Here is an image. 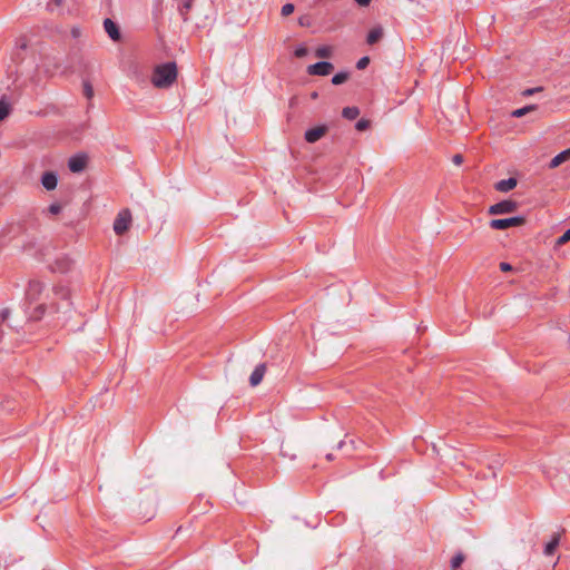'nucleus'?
<instances>
[{"instance_id":"35","label":"nucleus","mask_w":570,"mask_h":570,"mask_svg":"<svg viewBox=\"0 0 570 570\" xmlns=\"http://www.w3.org/2000/svg\"><path fill=\"white\" fill-rule=\"evenodd\" d=\"M71 35L73 38H78L80 35H81V31L79 28H72L71 29Z\"/></svg>"},{"instance_id":"8","label":"nucleus","mask_w":570,"mask_h":570,"mask_svg":"<svg viewBox=\"0 0 570 570\" xmlns=\"http://www.w3.org/2000/svg\"><path fill=\"white\" fill-rule=\"evenodd\" d=\"M68 166L72 173H80L87 166V157L85 155L73 156L69 159Z\"/></svg>"},{"instance_id":"12","label":"nucleus","mask_w":570,"mask_h":570,"mask_svg":"<svg viewBox=\"0 0 570 570\" xmlns=\"http://www.w3.org/2000/svg\"><path fill=\"white\" fill-rule=\"evenodd\" d=\"M568 160H570V148L554 156L549 163V168L554 169Z\"/></svg>"},{"instance_id":"3","label":"nucleus","mask_w":570,"mask_h":570,"mask_svg":"<svg viewBox=\"0 0 570 570\" xmlns=\"http://www.w3.org/2000/svg\"><path fill=\"white\" fill-rule=\"evenodd\" d=\"M131 224V214L129 209H122L118 213L115 222H114V230L117 235L125 234Z\"/></svg>"},{"instance_id":"23","label":"nucleus","mask_w":570,"mask_h":570,"mask_svg":"<svg viewBox=\"0 0 570 570\" xmlns=\"http://www.w3.org/2000/svg\"><path fill=\"white\" fill-rule=\"evenodd\" d=\"M570 242V228L556 240V246L560 247Z\"/></svg>"},{"instance_id":"30","label":"nucleus","mask_w":570,"mask_h":570,"mask_svg":"<svg viewBox=\"0 0 570 570\" xmlns=\"http://www.w3.org/2000/svg\"><path fill=\"white\" fill-rule=\"evenodd\" d=\"M294 53L297 58H303L308 53V50L306 47L302 46V47L296 48Z\"/></svg>"},{"instance_id":"21","label":"nucleus","mask_w":570,"mask_h":570,"mask_svg":"<svg viewBox=\"0 0 570 570\" xmlns=\"http://www.w3.org/2000/svg\"><path fill=\"white\" fill-rule=\"evenodd\" d=\"M535 108L537 107L534 105L525 106L523 108H519V109H515L514 111H512V116L520 118V117L527 115L528 112L534 110Z\"/></svg>"},{"instance_id":"9","label":"nucleus","mask_w":570,"mask_h":570,"mask_svg":"<svg viewBox=\"0 0 570 570\" xmlns=\"http://www.w3.org/2000/svg\"><path fill=\"white\" fill-rule=\"evenodd\" d=\"M105 31L108 33L110 39L118 41L120 39V32L118 26L109 18L104 21Z\"/></svg>"},{"instance_id":"37","label":"nucleus","mask_w":570,"mask_h":570,"mask_svg":"<svg viewBox=\"0 0 570 570\" xmlns=\"http://www.w3.org/2000/svg\"><path fill=\"white\" fill-rule=\"evenodd\" d=\"M311 97H312L313 99H316V98L318 97V95H317V92L315 91V92H313V94L311 95Z\"/></svg>"},{"instance_id":"16","label":"nucleus","mask_w":570,"mask_h":570,"mask_svg":"<svg viewBox=\"0 0 570 570\" xmlns=\"http://www.w3.org/2000/svg\"><path fill=\"white\" fill-rule=\"evenodd\" d=\"M193 7V0H183L181 6L179 7V13L184 22L189 20L188 12Z\"/></svg>"},{"instance_id":"18","label":"nucleus","mask_w":570,"mask_h":570,"mask_svg":"<svg viewBox=\"0 0 570 570\" xmlns=\"http://www.w3.org/2000/svg\"><path fill=\"white\" fill-rule=\"evenodd\" d=\"M360 115V110L357 107H345L342 110V116L346 119L353 120Z\"/></svg>"},{"instance_id":"4","label":"nucleus","mask_w":570,"mask_h":570,"mask_svg":"<svg viewBox=\"0 0 570 570\" xmlns=\"http://www.w3.org/2000/svg\"><path fill=\"white\" fill-rule=\"evenodd\" d=\"M518 209V204L514 200H502L489 207L490 215H504L514 213Z\"/></svg>"},{"instance_id":"33","label":"nucleus","mask_w":570,"mask_h":570,"mask_svg":"<svg viewBox=\"0 0 570 570\" xmlns=\"http://www.w3.org/2000/svg\"><path fill=\"white\" fill-rule=\"evenodd\" d=\"M541 90H542L541 87H537V88H532V89H527V90L523 91V95L524 96H530V95H532V94H534L537 91H541Z\"/></svg>"},{"instance_id":"24","label":"nucleus","mask_w":570,"mask_h":570,"mask_svg":"<svg viewBox=\"0 0 570 570\" xmlns=\"http://www.w3.org/2000/svg\"><path fill=\"white\" fill-rule=\"evenodd\" d=\"M295 10V7L293 3H286L282 7V10H281V14L283 17H288L289 14H292Z\"/></svg>"},{"instance_id":"31","label":"nucleus","mask_w":570,"mask_h":570,"mask_svg":"<svg viewBox=\"0 0 570 570\" xmlns=\"http://www.w3.org/2000/svg\"><path fill=\"white\" fill-rule=\"evenodd\" d=\"M452 161L454 165L460 166L463 163V156L460 154H456L453 156Z\"/></svg>"},{"instance_id":"15","label":"nucleus","mask_w":570,"mask_h":570,"mask_svg":"<svg viewBox=\"0 0 570 570\" xmlns=\"http://www.w3.org/2000/svg\"><path fill=\"white\" fill-rule=\"evenodd\" d=\"M382 37H383V28L375 27L368 32L366 41L368 45H374V43L379 42L382 39Z\"/></svg>"},{"instance_id":"34","label":"nucleus","mask_w":570,"mask_h":570,"mask_svg":"<svg viewBox=\"0 0 570 570\" xmlns=\"http://www.w3.org/2000/svg\"><path fill=\"white\" fill-rule=\"evenodd\" d=\"M355 2L361 7H367L371 0H355Z\"/></svg>"},{"instance_id":"38","label":"nucleus","mask_w":570,"mask_h":570,"mask_svg":"<svg viewBox=\"0 0 570 570\" xmlns=\"http://www.w3.org/2000/svg\"><path fill=\"white\" fill-rule=\"evenodd\" d=\"M53 2L57 7L60 6V0H53Z\"/></svg>"},{"instance_id":"7","label":"nucleus","mask_w":570,"mask_h":570,"mask_svg":"<svg viewBox=\"0 0 570 570\" xmlns=\"http://www.w3.org/2000/svg\"><path fill=\"white\" fill-rule=\"evenodd\" d=\"M328 131V127L326 125H320L314 128L306 130L305 140L309 144H314L323 138Z\"/></svg>"},{"instance_id":"26","label":"nucleus","mask_w":570,"mask_h":570,"mask_svg":"<svg viewBox=\"0 0 570 570\" xmlns=\"http://www.w3.org/2000/svg\"><path fill=\"white\" fill-rule=\"evenodd\" d=\"M370 127V120L367 119H360L356 125H355V128L356 130L358 131H364L366 130L367 128Z\"/></svg>"},{"instance_id":"11","label":"nucleus","mask_w":570,"mask_h":570,"mask_svg":"<svg viewBox=\"0 0 570 570\" xmlns=\"http://www.w3.org/2000/svg\"><path fill=\"white\" fill-rule=\"evenodd\" d=\"M41 184L47 190H53L57 187L58 178L52 171H47L41 178Z\"/></svg>"},{"instance_id":"20","label":"nucleus","mask_w":570,"mask_h":570,"mask_svg":"<svg viewBox=\"0 0 570 570\" xmlns=\"http://www.w3.org/2000/svg\"><path fill=\"white\" fill-rule=\"evenodd\" d=\"M464 559L465 557L463 553L459 552L458 554H455L451 560V570H456L458 568H460Z\"/></svg>"},{"instance_id":"39","label":"nucleus","mask_w":570,"mask_h":570,"mask_svg":"<svg viewBox=\"0 0 570 570\" xmlns=\"http://www.w3.org/2000/svg\"><path fill=\"white\" fill-rule=\"evenodd\" d=\"M51 308H53L56 312H59V308L55 307L53 305H51Z\"/></svg>"},{"instance_id":"29","label":"nucleus","mask_w":570,"mask_h":570,"mask_svg":"<svg viewBox=\"0 0 570 570\" xmlns=\"http://www.w3.org/2000/svg\"><path fill=\"white\" fill-rule=\"evenodd\" d=\"M49 213L52 215H57L61 212V205L58 203L51 204L48 208Z\"/></svg>"},{"instance_id":"19","label":"nucleus","mask_w":570,"mask_h":570,"mask_svg":"<svg viewBox=\"0 0 570 570\" xmlns=\"http://www.w3.org/2000/svg\"><path fill=\"white\" fill-rule=\"evenodd\" d=\"M315 55L318 58H330L333 55V48L330 46H322L315 50Z\"/></svg>"},{"instance_id":"40","label":"nucleus","mask_w":570,"mask_h":570,"mask_svg":"<svg viewBox=\"0 0 570 570\" xmlns=\"http://www.w3.org/2000/svg\"><path fill=\"white\" fill-rule=\"evenodd\" d=\"M326 459H327V460H332V454H327V455H326Z\"/></svg>"},{"instance_id":"2","label":"nucleus","mask_w":570,"mask_h":570,"mask_svg":"<svg viewBox=\"0 0 570 570\" xmlns=\"http://www.w3.org/2000/svg\"><path fill=\"white\" fill-rule=\"evenodd\" d=\"M525 224V218L522 216L510 217V218H498L492 219L489 225L492 229H508L511 227H519Z\"/></svg>"},{"instance_id":"25","label":"nucleus","mask_w":570,"mask_h":570,"mask_svg":"<svg viewBox=\"0 0 570 570\" xmlns=\"http://www.w3.org/2000/svg\"><path fill=\"white\" fill-rule=\"evenodd\" d=\"M83 95L88 99H91L94 97V88H92V86L88 81L83 82Z\"/></svg>"},{"instance_id":"32","label":"nucleus","mask_w":570,"mask_h":570,"mask_svg":"<svg viewBox=\"0 0 570 570\" xmlns=\"http://www.w3.org/2000/svg\"><path fill=\"white\" fill-rule=\"evenodd\" d=\"M500 269L502 272H511L512 266L509 263L502 262V263H500Z\"/></svg>"},{"instance_id":"36","label":"nucleus","mask_w":570,"mask_h":570,"mask_svg":"<svg viewBox=\"0 0 570 570\" xmlns=\"http://www.w3.org/2000/svg\"><path fill=\"white\" fill-rule=\"evenodd\" d=\"M298 23L301 26H307L308 24L307 18L306 17H301L299 20H298Z\"/></svg>"},{"instance_id":"5","label":"nucleus","mask_w":570,"mask_h":570,"mask_svg":"<svg viewBox=\"0 0 570 570\" xmlns=\"http://www.w3.org/2000/svg\"><path fill=\"white\" fill-rule=\"evenodd\" d=\"M45 291V285L40 281H30L27 292H26V298L30 303L37 302L42 292Z\"/></svg>"},{"instance_id":"6","label":"nucleus","mask_w":570,"mask_h":570,"mask_svg":"<svg viewBox=\"0 0 570 570\" xmlns=\"http://www.w3.org/2000/svg\"><path fill=\"white\" fill-rule=\"evenodd\" d=\"M334 66L331 62L322 61L307 67V72L313 76H327L332 72Z\"/></svg>"},{"instance_id":"28","label":"nucleus","mask_w":570,"mask_h":570,"mask_svg":"<svg viewBox=\"0 0 570 570\" xmlns=\"http://www.w3.org/2000/svg\"><path fill=\"white\" fill-rule=\"evenodd\" d=\"M368 63H370V58L363 57L357 61L356 67H357V69L362 70V69L366 68Z\"/></svg>"},{"instance_id":"27","label":"nucleus","mask_w":570,"mask_h":570,"mask_svg":"<svg viewBox=\"0 0 570 570\" xmlns=\"http://www.w3.org/2000/svg\"><path fill=\"white\" fill-rule=\"evenodd\" d=\"M43 311H45V304H40L39 306L36 307L35 314H32L31 316L35 320H39L42 316Z\"/></svg>"},{"instance_id":"22","label":"nucleus","mask_w":570,"mask_h":570,"mask_svg":"<svg viewBox=\"0 0 570 570\" xmlns=\"http://www.w3.org/2000/svg\"><path fill=\"white\" fill-rule=\"evenodd\" d=\"M348 72H338L332 78V83L335 86L344 83L348 79Z\"/></svg>"},{"instance_id":"10","label":"nucleus","mask_w":570,"mask_h":570,"mask_svg":"<svg viewBox=\"0 0 570 570\" xmlns=\"http://www.w3.org/2000/svg\"><path fill=\"white\" fill-rule=\"evenodd\" d=\"M265 373H266V365L265 364L257 365L255 367V370L253 371V373L250 374V377H249L250 385L257 386L263 381Z\"/></svg>"},{"instance_id":"17","label":"nucleus","mask_w":570,"mask_h":570,"mask_svg":"<svg viewBox=\"0 0 570 570\" xmlns=\"http://www.w3.org/2000/svg\"><path fill=\"white\" fill-rule=\"evenodd\" d=\"M10 110V104L8 102L6 97H2L0 99V121L4 120L9 116Z\"/></svg>"},{"instance_id":"13","label":"nucleus","mask_w":570,"mask_h":570,"mask_svg":"<svg viewBox=\"0 0 570 570\" xmlns=\"http://www.w3.org/2000/svg\"><path fill=\"white\" fill-rule=\"evenodd\" d=\"M518 181L515 178L502 179L495 184V189L501 193L512 190L517 186Z\"/></svg>"},{"instance_id":"1","label":"nucleus","mask_w":570,"mask_h":570,"mask_svg":"<svg viewBox=\"0 0 570 570\" xmlns=\"http://www.w3.org/2000/svg\"><path fill=\"white\" fill-rule=\"evenodd\" d=\"M177 79V68L174 62L157 66L153 72L151 82L156 88H168Z\"/></svg>"},{"instance_id":"14","label":"nucleus","mask_w":570,"mask_h":570,"mask_svg":"<svg viewBox=\"0 0 570 570\" xmlns=\"http://www.w3.org/2000/svg\"><path fill=\"white\" fill-rule=\"evenodd\" d=\"M561 533H554L551 540L544 547V554L552 556L560 544Z\"/></svg>"}]
</instances>
